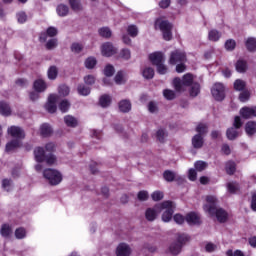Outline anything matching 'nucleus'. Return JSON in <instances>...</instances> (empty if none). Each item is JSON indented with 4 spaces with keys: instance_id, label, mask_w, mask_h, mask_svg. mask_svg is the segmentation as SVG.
<instances>
[{
    "instance_id": "nucleus-50",
    "label": "nucleus",
    "mask_w": 256,
    "mask_h": 256,
    "mask_svg": "<svg viewBox=\"0 0 256 256\" xmlns=\"http://www.w3.org/2000/svg\"><path fill=\"white\" fill-rule=\"evenodd\" d=\"M156 137L160 143H164L165 137H167V132L163 129H159L156 133Z\"/></svg>"
},
{
    "instance_id": "nucleus-9",
    "label": "nucleus",
    "mask_w": 256,
    "mask_h": 256,
    "mask_svg": "<svg viewBox=\"0 0 256 256\" xmlns=\"http://www.w3.org/2000/svg\"><path fill=\"white\" fill-rule=\"evenodd\" d=\"M155 28L160 29L163 33H171V29H173V25L169 23L167 20H163L161 18H158L155 21Z\"/></svg>"
},
{
    "instance_id": "nucleus-10",
    "label": "nucleus",
    "mask_w": 256,
    "mask_h": 256,
    "mask_svg": "<svg viewBox=\"0 0 256 256\" xmlns=\"http://www.w3.org/2000/svg\"><path fill=\"white\" fill-rule=\"evenodd\" d=\"M239 113L242 119H253V117H256V106L242 107Z\"/></svg>"
},
{
    "instance_id": "nucleus-18",
    "label": "nucleus",
    "mask_w": 256,
    "mask_h": 256,
    "mask_svg": "<svg viewBox=\"0 0 256 256\" xmlns=\"http://www.w3.org/2000/svg\"><path fill=\"white\" fill-rule=\"evenodd\" d=\"M23 143L21 140H11L6 144L5 151L6 153H11V151H15V149H19V147H22Z\"/></svg>"
},
{
    "instance_id": "nucleus-40",
    "label": "nucleus",
    "mask_w": 256,
    "mask_h": 256,
    "mask_svg": "<svg viewBox=\"0 0 256 256\" xmlns=\"http://www.w3.org/2000/svg\"><path fill=\"white\" fill-rule=\"evenodd\" d=\"M95 65H97V59L95 57H88L85 60L86 69H94Z\"/></svg>"
},
{
    "instance_id": "nucleus-59",
    "label": "nucleus",
    "mask_w": 256,
    "mask_h": 256,
    "mask_svg": "<svg viewBox=\"0 0 256 256\" xmlns=\"http://www.w3.org/2000/svg\"><path fill=\"white\" fill-rule=\"evenodd\" d=\"M164 195L161 191H155L151 194V198L153 201H161L163 199Z\"/></svg>"
},
{
    "instance_id": "nucleus-63",
    "label": "nucleus",
    "mask_w": 256,
    "mask_h": 256,
    "mask_svg": "<svg viewBox=\"0 0 256 256\" xmlns=\"http://www.w3.org/2000/svg\"><path fill=\"white\" fill-rule=\"evenodd\" d=\"M235 40H227L225 43V47L227 49V51H233V49H235Z\"/></svg>"
},
{
    "instance_id": "nucleus-11",
    "label": "nucleus",
    "mask_w": 256,
    "mask_h": 256,
    "mask_svg": "<svg viewBox=\"0 0 256 256\" xmlns=\"http://www.w3.org/2000/svg\"><path fill=\"white\" fill-rule=\"evenodd\" d=\"M101 53L103 57H113L117 53V48L113 47L110 42H106L101 46Z\"/></svg>"
},
{
    "instance_id": "nucleus-62",
    "label": "nucleus",
    "mask_w": 256,
    "mask_h": 256,
    "mask_svg": "<svg viewBox=\"0 0 256 256\" xmlns=\"http://www.w3.org/2000/svg\"><path fill=\"white\" fill-rule=\"evenodd\" d=\"M157 67V72L159 73V75H165V73H167V66H165V64H158L156 65Z\"/></svg>"
},
{
    "instance_id": "nucleus-58",
    "label": "nucleus",
    "mask_w": 256,
    "mask_h": 256,
    "mask_svg": "<svg viewBox=\"0 0 256 256\" xmlns=\"http://www.w3.org/2000/svg\"><path fill=\"white\" fill-rule=\"evenodd\" d=\"M137 197L139 201H147V199H149V192L142 190L138 192Z\"/></svg>"
},
{
    "instance_id": "nucleus-31",
    "label": "nucleus",
    "mask_w": 256,
    "mask_h": 256,
    "mask_svg": "<svg viewBox=\"0 0 256 256\" xmlns=\"http://www.w3.org/2000/svg\"><path fill=\"white\" fill-rule=\"evenodd\" d=\"M40 133L42 137H49V135L53 133V129L50 127L49 124H42L40 128Z\"/></svg>"
},
{
    "instance_id": "nucleus-61",
    "label": "nucleus",
    "mask_w": 256,
    "mask_h": 256,
    "mask_svg": "<svg viewBox=\"0 0 256 256\" xmlns=\"http://www.w3.org/2000/svg\"><path fill=\"white\" fill-rule=\"evenodd\" d=\"M59 93L60 95H63V97H67V95H69L70 93L69 86H66V85L60 86Z\"/></svg>"
},
{
    "instance_id": "nucleus-25",
    "label": "nucleus",
    "mask_w": 256,
    "mask_h": 256,
    "mask_svg": "<svg viewBox=\"0 0 256 256\" xmlns=\"http://www.w3.org/2000/svg\"><path fill=\"white\" fill-rule=\"evenodd\" d=\"M56 12L59 17H67V15H69V6L65 4H59L56 8Z\"/></svg>"
},
{
    "instance_id": "nucleus-51",
    "label": "nucleus",
    "mask_w": 256,
    "mask_h": 256,
    "mask_svg": "<svg viewBox=\"0 0 256 256\" xmlns=\"http://www.w3.org/2000/svg\"><path fill=\"white\" fill-rule=\"evenodd\" d=\"M227 187L229 193H237V191H239V184L237 182H230Z\"/></svg>"
},
{
    "instance_id": "nucleus-34",
    "label": "nucleus",
    "mask_w": 256,
    "mask_h": 256,
    "mask_svg": "<svg viewBox=\"0 0 256 256\" xmlns=\"http://www.w3.org/2000/svg\"><path fill=\"white\" fill-rule=\"evenodd\" d=\"M13 233V229H11V226L9 224H3L0 230V234L2 237H9Z\"/></svg>"
},
{
    "instance_id": "nucleus-39",
    "label": "nucleus",
    "mask_w": 256,
    "mask_h": 256,
    "mask_svg": "<svg viewBox=\"0 0 256 256\" xmlns=\"http://www.w3.org/2000/svg\"><path fill=\"white\" fill-rule=\"evenodd\" d=\"M249 99H251V92L249 90H242L239 95V101H241V103H247Z\"/></svg>"
},
{
    "instance_id": "nucleus-43",
    "label": "nucleus",
    "mask_w": 256,
    "mask_h": 256,
    "mask_svg": "<svg viewBox=\"0 0 256 256\" xmlns=\"http://www.w3.org/2000/svg\"><path fill=\"white\" fill-rule=\"evenodd\" d=\"M69 107H71L69 100H62L59 104V109L62 113H67V111H69Z\"/></svg>"
},
{
    "instance_id": "nucleus-17",
    "label": "nucleus",
    "mask_w": 256,
    "mask_h": 256,
    "mask_svg": "<svg viewBox=\"0 0 256 256\" xmlns=\"http://www.w3.org/2000/svg\"><path fill=\"white\" fill-rule=\"evenodd\" d=\"M34 157L37 163H43L47 157V155H45V149H43V147H36L34 149Z\"/></svg>"
},
{
    "instance_id": "nucleus-44",
    "label": "nucleus",
    "mask_w": 256,
    "mask_h": 256,
    "mask_svg": "<svg viewBox=\"0 0 256 256\" xmlns=\"http://www.w3.org/2000/svg\"><path fill=\"white\" fill-rule=\"evenodd\" d=\"M104 75L106 77H113V75H115V67L111 64L106 65L104 68Z\"/></svg>"
},
{
    "instance_id": "nucleus-37",
    "label": "nucleus",
    "mask_w": 256,
    "mask_h": 256,
    "mask_svg": "<svg viewBox=\"0 0 256 256\" xmlns=\"http://www.w3.org/2000/svg\"><path fill=\"white\" fill-rule=\"evenodd\" d=\"M246 49L250 52L256 51V39L255 38H248L246 40Z\"/></svg>"
},
{
    "instance_id": "nucleus-7",
    "label": "nucleus",
    "mask_w": 256,
    "mask_h": 256,
    "mask_svg": "<svg viewBox=\"0 0 256 256\" xmlns=\"http://www.w3.org/2000/svg\"><path fill=\"white\" fill-rule=\"evenodd\" d=\"M7 133L14 140L21 141L22 139H25V131L23 130V128H21L19 126H10V127H8Z\"/></svg>"
},
{
    "instance_id": "nucleus-12",
    "label": "nucleus",
    "mask_w": 256,
    "mask_h": 256,
    "mask_svg": "<svg viewBox=\"0 0 256 256\" xmlns=\"http://www.w3.org/2000/svg\"><path fill=\"white\" fill-rule=\"evenodd\" d=\"M149 60L153 65H161L165 63V54L163 52H154L149 55Z\"/></svg>"
},
{
    "instance_id": "nucleus-6",
    "label": "nucleus",
    "mask_w": 256,
    "mask_h": 256,
    "mask_svg": "<svg viewBox=\"0 0 256 256\" xmlns=\"http://www.w3.org/2000/svg\"><path fill=\"white\" fill-rule=\"evenodd\" d=\"M187 61V56L181 52V50H175L171 52L169 63L170 65H177L179 63H185Z\"/></svg>"
},
{
    "instance_id": "nucleus-5",
    "label": "nucleus",
    "mask_w": 256,
    "mask_h": 256,
    "mask_svg": "<svg viewBox=\"0 0 256 256\" xmlns=\"http://www.w3.org/2000/svg\"><path fill=\"white\" fill-rule=\"evenodd\" d=\"M211 93L216 101H223L225 99V86L222 83H215Z\"/></svg>"
},
{
    "instance_id": "nucleus-29",
    "label": "nucleus",
    "mask_w": 256,
    "mask_h": 256,
    "mask_svg": "<svg viewBox=\"0 0 256 256\" xmlns=\"http://www.w3.org/2000/svg\"><path fill=\"white\" fill-rule=\"evenodd\" d=\"M47 75L48 79H50L51 81H55V79H57V75H59V70L57 69V66H51L48 69Z\"/></svg>"
},
{
    "instance_id": "nucleus-47",
    "label": "nucleus",
    "mask_w": 256,
    "mask_h": 256,
    "mask_svg": "<svg viewBox=\"0 0 256 256\" xmlns=\"http://www.w3.org/2000/svg\"><path fill=\"white\" fill-rule=\"evenodd\" d=\"M15 237L16 239H25V237H27V231L25 230V228L16 229Z\"/></svg>"
},
{
    "instance_id": "nucleus-27",
    "label": "nucleus",
    "mask_w": 256,
    "mask_h": 256,
    "mask_svg": "<svg viewBox=\"0 0 256 256\" xmlns=\"http://www.w3.org/2000/svg\"><path fill=\"white\" fill-rule=\"evenodd\" d=\"M64 123L65 125H67V127H77L78 125V121L77 118L71 116V115H67L64 117Z\"/></svg>"
},
{
    "instance_id": "nucleus-15",
    "label": "nucleus",
    "mask_w": 256,
    "mask_h": 256,
    "mask_svg": "<svg viewBox=\"0 0 256 256\" xmlns=\"http://www.w3.org/2000/svg\"><path fill=\"white\" fill-rule=\"evenodd\" d=\"M186 221L188 225H201V217L194 212H190L186 215Z\"/></svg>"
},
{
    "instance_id": "nucleus-35",
    "label": "nucleus",
    "mask_w": 256,
    "mask_h": 256,
    "mask_svg": "<svg viewBox=\"0 0 256 256\" xmlns=\"http://www.w3.org/2000/svg\"><path fill=\"white\" fill-rule=\"evenodd\" d=\"M142 75H143L144 79H153V77H155V70L151 67H146L142 71Z\"/></svg>"
},
{
    "instance_id": "nucleus-64",
    "label": "nucleus",
    "mask_w": 256,
    "mask_h": 256,
    "mask_svg": "<svg viewBox=\"0 0 256 256\" xmlns=\"http://www.w3.org/2000/svg\"><path fill=\"white\" fill-rule=\"evenodd\" d=\"M226 255L227 256H245V254H243V252L241 250H236V251L228 250L226 252Z\"/></svg>"
},
{
    "instance_id": "nucleus-28",
    "label": "nucleus",
    "mask_w": 256,
    "mask_h": 256,
    "mask_svg": "<svg viewBox=\"0 0 256 256\" xmlns=\"http://www.w3.org/2000/svg\"><path fill=\"white\" fill-rule=\"evenodd\" d=\"M163 177L168 183H173V181H175V179L177 178V173L171 170H166L163 173Z\"/></svg>"
},
{
    "instance_id": "nucleus-38",
    "label": "nucleus",
    "mask_w": 256,
    "mask_h": 256,
    "mask_svg": "<svg viewBox=\"0 0 256 256\" xmlns=\"http://www.w3.org/2000/svg\"><path fill=\"white\" fill-rule=\"evenodd\" d=\"M236 71H238V73H245V71H247V62L245 60H238L236 63Z\"/></svg>"
},
{
    "instance_id": "nucleus-21",
    "label": "nucleus",
    "mask_w": 256,
    "mask_h": 256,
    "mask_svg": "<svg viewBox=\"0 0 256 256\" xmlns=\"http://www.w3.org/2000/svg\"><path fill=\"white\" fill-rule=\"evenodd\" d=\"M118 107L121 113H129V111H131V101L122 100L119 102Z\"/></svg>"
},
{
    "instance_id": "nucleus-4",
    "label": "nucleus",
    "mask_w": 256,
    "mask_h": 256,
    "mask_svg": "<svg viewBox=\"0 0 256 256\" xmlns=\"http://www.w3.org/2000/svg\"><path fill=\"white\" fill-rule=\"evenodd\" d=\"M173 85H174L176 91H184L183 85L185 87H189V85H193V75L185 74L183 76L182 81H181V78H175L173 80Z\"/></svg>"
},
{
    "instance_id": "nucleus-30",
    "label": "nucleus",
    "mask_w": 256,
    "mask_h": 256,
    "mask_svg": "<svg viewBox=\"0 0 256 256\" xmlns=\"http://www.w3.org/2000/svg\"><path fill=\"white\" fill-rule=\"evenodd\" d=\"M100 107L106 108L111 105V96L104 94L99 99Z\"/></svg>"
},
{
    "instance_id": "nucleus-60",
    "label": "nucleus",
    "mask_w": 256,
    "mask_h": 256,
    "mask_svg": "<svg viewBox=\"0 0 256 256\" xmlns=\"http://www.w3.org/2000/svg\"><path fill=\"white\" fill-rule=\"evenodd\" d=\"M18 23H25L27 21V14L25 12H19L16 14Z\"/></svg>"
},
{
    "instance_id": "nucleus-20",
    "label": "nucleus",
    "mask_w": 256,
    "mask_h": 256,
    "mask_svg": "<svg viewBox=\"0 0 256 256\" xmlns=\"http://www.w3.org/2000/svg\"><path fill=\"white\" fill-rule=\"evenodd\" d=\"M245 131L248 137H253L256 134V122L248 121L245 125Z\"/></svg>"
},
{
    "instance_id": "nucleus-23",
    "label": "nucleus",
    "mask_w": 256,
    "mask_h": 256,
    "mask_svg": "<svg viewBox=\"0 0 256 256\" xmlns=\"http://www.w3.org/2000/svg\"><path fill=\"white\" fill-rule=\"evenodd\" d=\"M69 5L75 13L83 11V4H81V0H69Z\"/></svg>"
},
{
    "instance_id": "nucleus-33",
    "label": "nucleus",
    "mask_w": 256,
    "mask_h": 256,
    "mask_svg": "<svg viewBox=\"0 0 256 256\" xmlns=\"http://www.w3.org/2000/svg\"><path fill=\"white\" fill-rule=\"evenodd\" d=\"M182 248H183V246L178 244V242L172 243L169 247V252L171 253V255H179L181 253Z\"/></svg>"
},
{
    "instance_id": "nucleus-26",
    "label": "nucleus",
    "mask_w": 256,
    "mask_h": 256,
    "mask_svg": "<svg viewBox=\"0 0 256 256\" xmlns=\"http://www.w3.org/2000/svg\"><path fill=\"white\" fill-rule=\"evenodd\" d=\"M196 132H198L197 135H200L201 137H205L207 133H209V126L205 123H199L196 126Z\"/></svg>"
},
{
    "instance_id": "nucleus-14",
    "label": "nucleus",
    "mask_w": 256,
    "mask_h": 256,
    "mask_svg": "<svg viewBox=\"0 0 256 256\" xmlns=\"http://www.w3.org/2000/svg\"><path fill=\"white\" fill-rule=\"evenodd\" d=\"M57 95L51 94L48 98V103L46 104V110L48 113H55L57 111Z\"/></svg>"
},
{
    "instance_id": "nucleus-41",
    "label": "nucleus",
    "mask_w": 256,
    "mask_h": 256,
    "mask_svg": "<svg viewBox=\"0 0 256 256\" xmlns=\"http://www.w3.org/2000/svg\"><path fill=\"white\" fill-rule=\"evenodd\" d=\"M201 91V86L199 83H193L190 89L191 97H197Z\"/></svg>"
},
{
    "instance_id": "nucleus-32",
    "label": "nucleus",
    "mask_w": 256,
    "mask_h": 256,
    "mask_svg": "<svg viewBox=\"0 0 256 256\" xmlns=\"http://www.w3.org/2000/svg\"><path fill=\"white\" fill-rule=\"evenodd\" d=\"M245 87H247V82L242 79H237L234 82V89L235 91H245Z\"/></svg>"
},
{
    "instance_id": "nucleus-13",
    "label": "nucleus",
    "mask_w": 256,
    "mask_h": 256,
    "mask_svg": "<svg viewBox=\"0 0 256 256\" xmlns=\"http://www.w3.org/2000/svg\"><path fill=\"white\" fill-rule=\"evenodd\" d=\"M131 252V247L129 246V244L126 243L119 244L116 249L117 256H131Z\"/></svg>"
},
{
    "instance_id": "nucleus-8",
    "label": "nucleus",
    "mask_w": 256,
    "mask_h": 256,
    "mask_svg": "<svg viewBox=\"0 0 256 256\" xmlns=\"http://www.w3.org/2000/svg\"><path fill=\"white\" fill-rule=\"evenodd\" d=\"M160 214V204L155 205L152 208H147L145 211V219L148 220L150 223L155 221Z\"/></svg>"
},
{
    "instance_id": "nucleus-49",
    "label": "nucleus",
    "mask_w": 256,
    "mask_h": 256,
    "mask_svg": "<svg viewBox=\"0 0 256 256\" xmlns=\"http://www.w3.org/2000/svg\"><path fill=\"white\" fill-rule=\"evenodd\" d=\"M13 185V181L11 179H3L2 180V188L4 191H11Z\"/></svg>"
},
{
    "instance_id": "nucleus-16",
    "label": "nucleus",
    "mask_w": 256,
    "mask_h": 256,
    "mask_svg": "<svg viewBox=\"0 0 256 256\" xmlns=\"http://www.w3.org/2000/svg\"><path fill=\"white\" fill-rule=\"evenodd\" d=\"M33 89L37 91V93H43L47 90V83L43 79H37L33 83Z\"/></svg>"
},
{
    "instance_id": "nucleus-48",
    "label": "nucleus",
    "mask_w": 256,
    "mask_h": 256,
    "mask_svg": "<svg viewBox=\"0 0 256 256\" xmlns=\"http://www.w3.org/2000/svg\"><path fill=\"white\" fill-rule=\"evenodd\" d=\"M187 241H189V236L187 234H178L177 243L180 244L181 247H183Z\"/></svg>"
},
{
    "instance_id": "nucleus-2",
    "label": "nucleus",
    "mask_w": 256,
    "mask_h": 256,
    "mask_svg": "<svg viewBox=\"0 0 256 256\" xmlns=\"http://www.w3.org/2000/svg\"><path fill=\"white\" fill-rule=\"evenodd\" d=\"M161 211H164L162 214V221L164 223H169V221L173 219V213H175V203L169 200L160 203V213Z\"/></svg>"
},
{
    "instance_id": "nucleus-53",
    "label": "nucleus",
    "mask_w": 256,
    "mask_h": 256,
    "mask_svg": "<svg viewBox=\"0 0 256 256\" xmlns=\"http://www.w3.org/2000/svg\"><path fill=\"white\" fill-rule=\"evenodd\" d=\"M45 46H46V49H48L50 51H51V49H55V47H57V39H55V38L49 39L46 42Z\"/></svg>"
},
{
    "instance_id": "nucleus-57",
    "label": "nucleus",
    "mask_w": 256,
    "mask_h": 256,
    "mask_svg": "<svg viewBox=\"0 0 256 256\" xmlns=\"http://www.w3.org/2000/svg\"><path fill=\"white\" fill-rule=\"evenodd\" d=\"M173 219L175 221V223H177V225H183V223H185V216L181 215V214H175L173 216Z\"/></svg>"
},
{
    "instance_id": "nucleus-54",
    "label": "nucleus",
    "mask_w": 256,
    "mask_h": 256,
    "mask_svg": "<svg viewBox=\"0 0 256 256\" xmlns=\"http://www.w3.org/2000/svg\"><path fill=\"white\" fill-rule=\"evenodd\" d=\"M47 165H55V163H57V157H55V155L53 154H49V155H46V158L45 160Z\"/></svg>"
},
{
    "instance_id": "nucleus-52",
    "label": "nucleus",
    "mask_w": 256,
    "mask_h": 256,
    "mask_svg": "<svg viewBox=\"0 0 256 256\" xmlns=\"http://www.w3.org/2000/svg\"><path fill=\"white\" fill-rule=\"evenodd\" d=\"M194 167L196 169V171H205V169H207V162H203V161H197L195 164H194Z\"/></svg>"
},
{
    "instance_id": "nucleus-3",
    "label": "nucleus",
    "mask_w": 256,
    "mask_h": 256,
    "mask_svg": "<svg viewBox=\"0 0 256 256\" xmlns=\"http://www.w3.org/2000/svg\"><path fill=\"white\" fill-rule=\"evenodd\" d=\"M44 179H47L50 185H59L63 181L61 173L55 169H45L43 171Z\"/></svg>"
},
{
    "instance_id": "nucleus-36",
    "label": "nucleus",
    "mask_w": 256,
    "mask_h": 256,
    "mask_svg": "<svg viewBox=\"0 0 256 256\" xmlns=\"http://www.w3.org/2000/svg\"><path fill=\"white\" fill-rule=\"evenodd\" d=\"M77 91H78L79 95L87 97V95H89L91 93V88L85 86L84 84H80L77 87Z\"/></svg>"
},
{
    "instance_id": "nucleus-45",
    "label": "nucleus",
    "mask_w": 256,
    "mask_h": 256,
    "mask_svg": "<svg viewBox=\"0 0 256 256\" xmlns=\"http://www.w3.org/2000/svg\"><path fill=\"white\" fill-rule=\"evenodd\" d=\"M119 57L121 59H125V61H129L131 59V50L124 48L120 51Z\"/></svg>"
},
{
    "instance_id": "nucleus-42",
    "label": "nucleus",
    "mask_w": 256,
    "mask_h": 256,
    "mask_svg": "<svg viewBox=\"0 0 256 256\" xmlns=\"http://www.w3.org/2000/svg\"><path fill=\"white\" fill-rule=\"evenodd\" d=\"M114 81L116 83V85H123V83H125V74L123 73V71H119L117 72Z\"/></svg>"
},
{
    "instance_id": "nucleus-56",
    "label": "nucleus",
    "mask_w": 256,
    "mask_h": 256,
    "mask_svg": "<svg viewBox=\"0 0 256 256\" xmlns=\"http://www.w3.org/2000/svg\"><path fill=\"white\" fill-rule=\"evenodd\" d=\"M163 95L165 99H168L169 101L175 98V92L173 90L166 89L163 91Z\"/></svg>"
},
{
    "instance_id": "nucleus-46",
    "label": "nucleus",
    "mask_w": 256,
    "mask_h": 256,
    "mask_svg": "<svg viewBox=\"0 0 256 256\" xmlns=\"http://www.w3.org/2000/svg\"><path fill=\"white\" fill-rule=\"evenodd\" d=\"M131 37L134 39V37H137V33L124 34L122 37L123 43H125V45H131Z\"/></svg>"
},
{
    "instance_id": "nucleus-1",
    "label": "nucleus",
    "mask_w": 256,
    "mask_h": 256,
    "mask_svg": "<svg viewBox=\"0 0 256 256\" xmlns=\"http://www.w3.org/2000/svg\"><path fill=\"white\" fill-rule=\"evenodd\" d=\"M206 201L208 204L204 206V210L207 211L211 217H216L219 223L227 222L229 214L223 208L217 207V198L215 196H207Z\"/></svg>"
},
{
    "instance_id": "nucleus-19",
    "label": "nucleus",
    "mask_w": 256,
    "mask_h": 256,
    "mask_svg": "<svg viewBox=\"0 0 256 256\" xmlns=\"http://www.w3.org/2000/svg\"><path fill=\"white\" fill-rule=\"evenodd\" d=\"M205 145V140L201 134H195L192 137V146L194 149H201Z\"/></svg>"
},
{
    "instance_id": "nucleus-55",
    "label": "nucleus",
    "mask_w": 256,
    "mask_h": 256,
    "mask_svg": "<svg viewBox=\"0 0 256 256\" xmlns=\"http://www.w3.org/2000/svg\"><path fill=\"white\" fill-rule=\"evenodd\" d=\"M226 173L228 175H233V173H235V162H228L226 164Z\"/></svg>"
},
{
    "instance_id": "nucleus-22",
    "label": "nucleus",
    "mask_w": 256,
    "mask_h": 256,
    "mask_svg": "<svg viewBox=\"0 0 256 256\" xmlns=\"http://www.w3.org/2000/svg\"><path fill=\"white\" fill-rule=\"evenodd\" d=\"M0 115H3L4 117H9L11 115V107L7 102H0Z\"/></svg>"
},
{
    "instance_id": "nucleus-24",
    "label": "nucleus",
    "mask_w": 256,
    "mask_h": 256,
    "mask_svg": "<svg viewBox=\"0 0 256 256\" xmlns=\"http://www.w3.org/2000/svg\"><path fill=\"white\" fill-rule=\"evenodd\" d=\"M226 137L229 141H235V139L239 137V131L234 127L228 128L226 131Z\"/></svg>"
}]
</instances>
